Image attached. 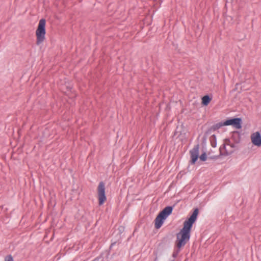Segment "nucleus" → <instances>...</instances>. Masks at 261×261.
<instances>
[{"instance_id":"f257e3e1","label":"nucleus","mask_w":261,"mask_h":261,"mask_svg":"<svg viewBox=\"0 0 261 261\" xmlns=\"http://www.w3.org/2000/svg\"><path fill=\"white\" fill-rule=\"evenodd\" d=\"M198 214V209L195 208L192 215L184 223V227L177 234L176 246L178 249L184 247L190 238V230Z\"/></svg>"},{"instance_id":"f03ea898","label":"nucleus","mask_w":261,"mask_h":261,"mask_svg":"<svg viewBox=\"0 0 261 261\" xmlns=\"http://www.w3.org/2000/svg\"><path fill=\"white\" fill-rule=\"evenodd\" d=\"M46 21L44 19H41L39 22V24L36 31V44L39 45L45 40Z\"/></svg>"},{"instance_id":"7ed1b4c3","label":"nucleus","mask_w":261,"mask_h":261,"mask_svg":"<svg viewBox=\"0 0 261 261\" xmlns=\"http://www.w3.org/2000/svg\"><path fill=\"white\" fill-rule=\"evenodd\" d=\"M97 195L99 205H101L107 200L105 193V185L102 181L100 182L98 186Z\"/></svg>"},{"instance_id":"20e7f679","label":"nucleus","mask_w":261,"mask_h":261,"mask_svg":"<svg viewBox=\"0 0 261 261\" xmlns=\"http://www.w3.org/2000/svg\"><path fill=\"white\" fill-rule=\"evenodd\" d=\"M241 121L242 120L240 118H233L226 120L223 122V125H225V126L232 125L235 128L240 129L242 127Z\"/></svg>"},{"instance_id":"39448f33","label":"nucleus","mask_w":261,"mask_h":261,"mask_svg":"<svg viewBox=\"0 0 261 261\" xmlns=\"http://www.w3.org/2000/svg\"><path fill=\"white\" fill-rule=\"evenodd\" d=\"M252 143L255 146H261V135L258 132H256L251 135Z\"/></svg>"},{"instance_id":"423d86ee","label":"nucleus","mask_w":261,"mask_h":261,"mask_svg":"<svg viewBox=\"0 0 261 261\" xmlns=\"http://www.w3.org/2000/svg\"><path fill=\"white\" fill-rule=\"evenodd\" d=\"M190 155L191 158V163L192 164H194L198 158L199 154V145H197L190 150Z\"/></svg>"},{"instance_id":"0eeeda50","label":"nucleus","mask_w":261,"mask_h":261,"mask_svg":"<svg viewBox=\"0 0 261 261\" xmlns=\"http://www.w3.org/2000/svg\"><path fill=\"white\" fill-rule=\"evenodd\" d=\"M173 207L171 206H168L165 207L160 213L159 215H160L161 217H163L165 219H166L172 212Z\"/></svg>"},{"instance_id":"6e6552de","label":"nucleus","mask_w":261,"mask_h":261,"mask_svg":"<svg viewBox=\"0 0 261 261\" xmlns=\"http://www.w3.org/2000/svg\"><path fill=\"white\" fill-rule=\"evenodd\" d=\"M165 219L158 215L154 220V226L156 229H159L162 226Z\"/></svg>"},{"instance_id":"1a4fd4ad","label":"nucleus","mask_w":261,"mask_h":261,"mask_svg":"<svg viewBox=\"0 0 261 261\" xmlns=\"http://www.w3.org/2000/svg\"><path fill=\"white\" fill-rule=\"evenodd\" d=\"M223 126H225V125H223V122H220L217 123L212 126H211L206 132L205 134L207 135H210L212 132H214L218 129H219L220 127H221Z\"/></svg>"},{"instance_id":"9d476101","label":"nucleus","mask_w":261,"mask_h":261,"mask_svg":"<svg viewBox=\"0 0 261 261\" xmlns=\"http://www.w3.org/2000/svg\"><path fill=\"white\" fill-rule=\"evenodd\" d=\"M220 154L223 155H227L229 154L230 152L227 151L226 149V146L225 144H223L222 146L220 147Z\"/></svg>"},{"instance_id":"9b49d317","label":"nucleus","mask_w":261,"mask_h":261,"mask_svg":"<svg viewBox=\"0 0 261 261\" xmlns=\"http://www.w3.org/2000/svg\"><path fill=\"white\" fill-rule=\"evenodd\" d=\"M211 99L208 95L204 96L202 98V103L204 106H207L210 102Z\"/></svg>"},{"instance_id":"f8f14e48","label":"nucleus","mask_w":261,"mask_h":261,"mask_svg":"<svg viewBox=\"0 0 261 261\" xmlns=\"http://www.w3.org/2000/svg\"><path fill=\"white\" fill-rule=\"evenodd\" d=\"M211 146L215 147L217 145L216 137L215 135H213L210 138Z\"/></svg>"},{"instance_id":"ddd939ff","label":"nucleus","mask_w":261,"mask_h":261,"mask_svg":"<svg viewBox=\"0 0 261 261\" xmlns=\"http://www.w3.org/2000/svg\"><path fill=\"white\" fill-rule=\"evenodd\" d=\"M199 158L200 160L202 161H205L206 160V153L204 152L202 154H201V155L199 156Z\"/></svg>"},{"instance_id":"4468645a","label":"nucleus","mask_w":261,"mask_h":261,"mask_svg":"<svg viewBox=\"0 0 261 261\" xmlns=\"http://www.w3.org/2000/svg\"><path fill=\"white\" fill-rule=\"evenodd\" d=\"M13 257L11 255H8L5 257V261H13Z\"/></svg>"},{"instance_id":"2eb2a0df","label":"nucleus","mask_w":261,"mask_h":261,"mask_svg":"<svg viewBox=\"0 0 261 261\" xmlns=\"http://www.w3.org/2000/svg\"><path fill=\"white\" fill-rule=\"evenodd\" d=\"M230 146H231V147H234V144L230 145Z\"/></svg>"},{"instance_id":"dca6fc26","label":"nucleus","mask_w":261,"mask_h":261,"mask_svg":"<svg viewBox=\"0 0 261 261\" xmlns=\"http://www.w3.org/2000/svg\"><path fill=\"white\" fill-rule=\"evenodd\" d=\"M173 256H175V253H173Z\"/></svg>"}]
</instances>
